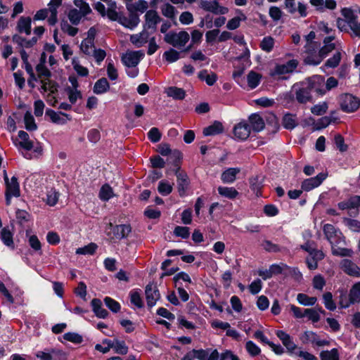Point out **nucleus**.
Instances as JSON below:
<instances>
[{
    "label": "nucleus",
    "instance_id": "2f4dec72",
    "mask_svg": "<svg viewBox=\"0 0 360 360\" xmlns=\"http://www.w3.org/2000/svg\"><path fill=\"white\" fill-rule=\"evenodd\" d=\"M224 130L222 124L220 122L215 121L212 124L205 127L203 129L205 136H214L221 134Z\"/></svg>",
    "mask_w": 360,
    "mask_h": 360
},
{
    "label": "nucleus",
    "instance_id": "a19ab883",
    "mask_svg": "<svg viewBox=\"0 0 360 360\" xmlns=\"http://www.w3.org/2000/svg\"><path fill=\"white\" fill-rule=\"evenodd\" d=\"M283 126L287 129H292L297 125V120L295 115L285 114L283 117Z\"/></svg>",
    "mask_w": 360,
    "mask_h": 360
},
{
    "label": "nucleus",
    "instance_id": "1a4fd4ad",
    "mask_svg": "<svg viewBox=\"0 0 360 360\" xmlns=\"http://www.w3.org/2000/svg\"><path fill=\"white\" fill-rule=\"evenodd\" d=\"M20 195V185L16 176H13L11 179V182L6 185V203L7 205H11V198L13 197L18 198Z\"/></svg>",
    "mask_w": 360,
    "mask_h": 360
},
{
    "label": "nucleus",
    "instance_id": "f257e3e1",
    "mask_svg": "<svg viewBox=\"0 0 360 360\" xmlns=\"http://www.w3.org/2000/svg\"><path fill=\"white\" fill-rule=\"evenodd\" d=\"M344 19H338L337 25L341 31L349 32L353 37L360 38V20L358 15L350 8L342 10Z\"/></svg>",
    "mask_w": 360,
    "mask_h": 360
},
{
    "label": "nucleus",
    "instance_id": "9b49d317",
    "mask_svg": "<svg viewBox=\"0 0 360 360\" xmlns=\"http://www.w3.org/2000/svg\"><path fill=\"white\" fill-rule=\"evenodd\" d=\"M311 92L314 91L320 95L326 93L325 79L323 76L316 75L309 78L307 82Z\"/></svg>",
    "mask_w": 360,
    "mask_h": 360
},
{
    "label": "nucleus",
    "instance_id": "cd10ccee",
    "mask_svg": "<svg viewBox=\"0 0 360 360\" xmlns=\"http://www.w3.org/2000/svg\"><path fill=\"white\" fill-rule=\"evenodd\" d=\"M178 190L180 195H183L188 188V180L186 174L176 172Z\"/></svg>",
    "mask_w": 360,
    "mask_h": 360
},
{
    "label": "nucleus",
    "instance_id": "b1692460",
    "mask_svg": "<svg viewBox=\"0 0 360 360\" xmlns=\"http://www.w3.org/2000/svg\"><path fill=\"white\" fill-rule=\"evenodd\" d=\"M303 343L311 342L317 346H323L328 344L326 340H321L319 339L316 333L312 331H306L300 338Z\"/></svg>",
    "mask_w": 360,
    "mask_h": 360
},
{
    "label": "nucleus",
    "instance_id": "e433bc0d",
    "mask_svg": "<svg viewBox=\"0 0 360 360\" xmlns=\"http://www.w3.org/2000/svg\"><path fill=\"white\" fill-rule=\"evenodd\" d=\"M198 78L205 81L207 85L212 86L216 82L217 76L214 72L209 74L207 70H203L198 73Z\"/></svg>",
    "mask_w": 360,
    "mask_h": 360
},
{
    "label": "nucleus",
    "instance_id": "f8f14e48",
    "mask_svg": "<svg viewBox=\"0 0 360 360\" xmlns=\"http://www.w3.org/2000/svg\"><path fill=\"white\" fill-rule=\"evenodd\" d=\"M152 34V32L143 27L142 31L139 33L131 34L129 41L135 47L141 48L148 43Z\"/></svg>",
    "mask_w": 360,
    "mask_h": 360
},
{
    "label": "nucleus",
    "instance_id": "5701e85b",
    "mask_svg": "<svg viewBox=\"0 0 360 360\" xmlns=\"http://www.w3.org/2000/svg\"><path fill=\"white\" fill-rule=\"evenodd\" d=\"M316 47L309 48V49H306V52L307 53V56L304 58V62L308 65H317L321 63L323 59L324 58L322 55L319 53H316L315 51Z\"/></svg>",
    "mask_w": 360,
    "mask_h": 360
},
{
    "label": "nucleus",
    "instance_id": "aec40b11",
    "mask_svg": "<svg viewBox=\"0 0 360 360\" xmlns=\"http://www.w3.org/2000/svg\"><path fill=\"white\" fill-rule=\"evenodd\" d=\"M129 13L130 14L128 17L121 15L118 22L125 27H127L130 30H134L139 24V16L136 13Z\"/></svg>",
    "mask_w": 360,
    "mask_h": 360
},
{
    "label": "nucleus",
    "instance_id": "f3484780",
    "mask_svg": "<svg viewBox=\"0 0 360 360\" xmlns=\"http://www.w3.org/2000/svg\"><path fill=\"white\" fill-rule=\"evenodd\" d=\"M62 4V0H51L48 4V22L50 25H54L58 21V8Z\"/></svg>",
    "mask_w": 360,
    "mask_h": 360
},
{
    "label": "nucleus",
    "instance_id": "680f3d73",
    "mask_svg": "<svg viewBox=\"0 0 360 360\" xmlns=\"http://www.w3.org/2000/svg\"><path fill=\"white\" fill-rule=\"evenodd\" d=\"M338 119L336 117H333V115L325 116L320 118L317 123V129H323L328 127L331 122H335Z\"/></svg>",
    "mask_w": 360,
    "mask_h": 360
},
{
    "label": "nucleus",
    "instance_id": "49530a36",
    "mask_svg": "<svg viewBox=\"0 0 360 360\" xmlns=\"http://www.w3.org/2000/svg\"><path fill=\"white\" fill-rule=\"evenodd\" d=\"M72 65L73 69L79 76L86 77L89 75V70L86 68L82 66L79 60L77 58H74L72 60Z\"/></svg>",
    "mask_w": 360,
    "mask_h": 360
},
{
    "label": "nucleus",
    "instance_id": "3c124183",
    "mask_svg": "<svg viewBox=\"0 0 360 360\" xmlns=\"http://www.w3.org/2000/svg\"><path fill=\"white\" fill-rule=\"evenodd\" d=\"M95 49L94 41L91 39H84L80 45V49L86 55H91Z\"/></svg>",
    "mask_w": 360,
    "mask_h": 360
},
{
    "label": "nucleus",
    "instance_id": "7c9ffc66",
    "mask_svg": "<svg viewBox=\"0 0 360 360\" xmlns=\"http://www.w3.org/2000/svg\"><path fill=\"white\" fill-rule=\"evenodd\" d=\"M110 89V84L106 78L103 77L97 80L94 86V92L96 94H103Z\"/></svg>",
    "mask_w": 360,
    "mask_h": 360
},
{
    "label": "nucleus",
    "instance_id": "37998d69",
    "mask_svg": "<svg viewBox=\"0 0 360 360\" xmlns=\"http://www.w3.org/2000/svg\"><path fill=\"white\" fill-rule=\"evenodd\" d=\"M108 9L106 11L107 16L112 20L119 21L121 15L119 13L117 12V5L115 1H110L108 4Z\"/></svg>",
    "mask_w": 360,
    "mask_h": 360
},
{
    "label": "nucleus",
    "instance_id": "69168bd1",
    "mask_svg": "<svg viewBox=\"0 0 360 360\" xmlns=\"http://www.w3.org/2000/svg\"><path fill=\"white\" fill-rule=\"evenodd\" d=\"M51 360H66L67 354L58 348H50Z\"/></svg>",
    "mask_w": 360,
    "mask_h": 360
},
{
    "label": "nucleus",
    "instance_id": "79ce46f5",
    "mask_svg": "<svg viewBox=\"0 0 360 360\" xmlns=\"http://www.w3.org/2000/svg\"><path fill=\"white\" fill-rule=\"evenodd\" d=\"M165 92L168 96L174 99H183L186 95V93L183 89L176 86L169 87L167 89Z\"/></svg>",
    "mask_w": 360,
    "mask_h": 360
},
{
    "label": "nucleus",
    "instance_id": "412c9836",
    "mask_svg": "<svg viewBox=\"0 0 360 360\" xmlns=\"http://www.w3.org/2000/svg\"><path fill=\"white\" fill-rule=\"evenodd\" d=\"M210 352V349H193L195 358L199 360H219V354L217 349Z\"/></svg>",
    "mask_w": 360,
    "mask_h": 360
},
{
    "label": "nucleus",
    "instance_id": "bf43d9fd",
    "mask_svg": "<svg viewBox=\"0 0 360 360\" xmlns=\"http://www.w3.org/2000/svg\"><path fill=\"white\" fill-rule=\"evenodd\" d=\"M343 222L352 231L360 232V221L356 219L345 218Z\"/></svg>",
    "mask_w": 360,
    "mask_h": 360
},
{
    "label": "nucleus",
    "instance_id": "a878e982",
    "mask_svg": "<svg viewBox=\"0 0 360 360\" xmlns=\"http://www.w3.org/2000/svg\"><path fill=\"white\" fill-rule=\"evenodd\" d=\"M248 121L250 122V126L251 127V130L259 132L264 129V122L262 117L258 114H252L249 118Z\"/></svg>",
    "mask_w": 360,
    "mask_h": 360
},
{
    "label": "nucleus",
    "instance_id": "0e129e2a",
    "mask_svg": "<svg viewBox=\"0 0 360 360\" xmlns=\"http://www.w3.org/2000/svg\"><path fill=\"white\" fill-rule=\"evenodd\" d=\"M97 248L95 243H90L83 248L77 249L76 253L78 255H93Z\"/></svg>",
    "mask_w": 360,
    "mask_h": 360
},
{
    "label": "nucleus",
    "instance_id": "774afa93",
    "mask_svg": "<svg viewBox=\"0 0 360 360\" xmlns=\"http://www.w3.org/2000/svg\"><path fill=\"white\" fill-rule=\"evenodd\" d=\"M163 56L167 62L174 63L179 58V53L173 49H170L164 53Z\"/></svg>",
    "mask_w": 360,
    "mask_h": 360
},
{
    "label": "nucleus",
    "instance_id": "58836bf2",
    "mask_svg": "<svg viewBox=\"0 0 360 360\" xmlns=\"http://www.w3.org/2000/svg\"><path fill=\"white\" fill-rule=\"evenodd\" d=\"M262 76L254 71H250L247 76L248 86L253 89L256 88L260 83Z\"/></svg>",
    "mask_w": 360,
    "mask_h": 360
},
{
    "label": "nucleus",
    "instance_id": "393cba45",
    "mask_svg": "<svg viewBox=\"0 0 360 360\" xmlns=\"http://www.w3.org/2000/svg\"><path fill=\"white\" fill-rule=\"evenodd\" d=\"M126 7L127 11L131 13H136V12L143 13L148 11V3L145 0H139L135 3L127 4Z\"/></svg>",
    "mask_w": 360,
    "mask_h": 360
},
{
    "label": "nucleus",
    "instance_id": "ea45409f",
    "mask_svg": "<svg viewBox=\"0 0 360 360\" xmlns=\"http://www.w3.org/2000/svg\"><path fill=\"white\" fill-rule=\"evenodd\" d=\"M349 297L352 303L360 302V281L352 285L349 290Z\"/></svg>",
    "mask_w": 360,
    "mask_h": 360
},
{
    "label": "nucleus",
    "instance_id": "e2e57ef3",
    "mask_svg": "<svg viewBox=\"0 0 360 360\" xmlns=\"http://www.w3.org/2000/svg\"><path fill=\"white\" fill-rule=\"evenodd\" d=\"M82 17L84 15L77 8L71 9L69 11L68 18L73 25H77Z\"/></svg>",
    "mask_w": 360,
    "mask_h": 360
},
{
    "label": "nucleus",
    "instance_id": "72a5a7b5",
    "mask_svg": "<svg viewBox=\"0 0 360 360\" xmlns=\"http://www.w3.org/2000/svg\"><path fill=\"white\" fill-rule=\"evenodd\" d=\"M60 197V193L55 188L48 190L46 194V198L44 200L49 206H54L57 204Z\"/></svg>",
    "mask_w": 360,
    "mask_h": 360
},
{
    "label": "nucleus",
    "instance_id": "39448f33",
    "mask_svg": "<svg viewBox=\"0 0 360 360\" xmlns=\"http://www.w3.org/2000/svg\"><path fill=\"white\" fill-rule=\"evenodd\" d=\"M309 86L306 82L293 85L292 91L295 93L296 100L299 103H305L311 100V92Z\"/></svg>",
    "mask_w": 360,
    "mask_h": 360
},
{
    "label": "nucleus",
    "instance_id": "4468645a",
    "mask_svg": "<svg viewBox=\"0 0 360 360\" xmlns=\"http://www.w3.org/2000/svg\"><path fill=\"white\" fill-rule=\"evenodd\" d=\"M200 8L214 14H226L228 8L221 6L217 1H202Z\"/></svg>",
    "mask_w": 360,
    "mask_h": 360
},
{
    "label": "nucleus",
    "instance_id": "7ed1b4c3",
    "mask_svg": "<svg viewBox=\"0 0 360 360\" xmlns=\"http://www.w3.org/2000/svg\"><path fill=\"white\" fill-rule=\"evenodd\" d=\"M189 34L185 31L179 33L169 32L165 36V41L174 47H184L189 40Z\"/></svg>",
    "mask_w": 360,
    "mask_h": 360
},
{
    "label": "nucleus",
    "instance_id": "dca6fc26",
    "mask_svg": "<svg viewBox=\"0 0 360 360\" xmlns=\"http://www.w3.org/2000/svg\"><path fill=\"white\" fill-rule=\"evenodd\" d=\"M62 4V0H51L48 4V22L50 25H54L58 21V8Z\"/></svg>",
    "mask_w": 360,
    "mask_h": 360
},
{
    "label": "nucleus",
    "instance_id": "423d86ee",
    "mask_svg": "<svg viewBox=\"0 0 360 360\" xmlns=\"http://www.w3.org/2000/svg\"><path fill=\"white\" fill-rule=\"evenodd\" d=\"M162 21V18L155 10H149L144 15L143 27L154 33L157 30V25Z\"/></svg>",
    "mask_w": 360,
    "mask_h": 360
},
{
    "label": "nucleus",
    "instance_id": "bb28decb",
    "mask_svg": "<svg viewBox=\"0 0 360 360\" xmlns=\"http://www.w3.org/2000/svg\"><path fill=\"white\" fill-rule=\"evenodd\" d=\"M240 172L237 167L228 168L221 175V179L224 184H232L236 179V175Z\"/></svg>",
    "mask_w": 360,
    "mask_h": 360
},
{
    "label": "nucleus",
    "instance_id": "ddd939ff",
    "mask_svg": "<svg viewBox=\"0 0 360 360\" xmlns=\"http://www.w3.org/2000/svg\"><path fill=\"white\" fill-rule=\"evenodd\" d=\"M327 177L326 173H319L314 177L309 178L304 180L302 183L301 187L302 190L304 191H309L318 186H319L321 183L325 180Z\"/></svg>",
    "mask_w": 360,
    "mask_h": 360
},
{
    "label": "nucleus",
    "instance_id": "13d9d810",
    "mask_svg": "<svg viewBox=\"0 0 360 360\" xmlns=\"http://www.w3.org/2000/svg\"><path fill=\"white\" fill-rule=\"evenodd\" d=\"M116 353L120 354H126L128 352V347L124 341L119 340H114L113 347Z\"/></svg>",
    "mask_w": 360,
    "mask_h": 360
},
{
    "label": "nucleus",
    "instance_id": "6e6552de",
    "mask_svg": "<svg viewBox=\"0 0 360 360\" xmlns=\"http://www.w3.org/2000/svg\"><path fill=\"white\" fill-rule=\"evenodd\" d=\"M360 105L359 101L351 94H346L340 99L341 109L346 112L356 111Z\"/></svg>",
    "mask_w": 360,
    "mask_h": 360
},
{
    "label": "nucleus",
    "instance_id": "20e7f679",
    "mask_svg": "<svg viewBox=\"0 0 360 360\" xmlns=\"http://www.w3.org/2000/svg\"><path fill=\"white\" fill-rule=\"evenodd\" d=\"M298 61L296 59H292L283 64H276L275 67L270 70L269 75L271 77H281L283 75L289 74L297 68Z\"/></svg>",
    "mask_w": 360,
    "mask_h": 360
},
{
    "label": "nucleus",
    "instance_id": "c756f323",
    "mask_svg": "<svg viewBox=\"0 0 360 360\" xmlns=\"http://www.w3.org/2000/svg\"><path fill=\"white\" fill-rule=\"evenodd\" d=\"M335 37L329 36L323 39V46L319 49V53L323 58H326L328 54L335 49V45L332 41L334 40Z\"/></svg>",
    "mask_w": 360,
    "mask_h": 360
},
{
    "label": "nucleus",
    "instance_id": "2eb2a0df",
    "mask_svg": "<svg viewBox=\"0 0 360 360\" xmlns=\"http://www.w3.org/2000/svg\"><path fill=\"white\" fill-rule=\"evenodd\" d=\"M46 115L50 117L52 122L57 124H64L67 121L72 120L70 115L62 112H56L51 109L46 110Z\"/></svg>",
    "mask_w": 360,
    "mask_h": 360
},
{
    "label": "nucleus",
    "instance_id": "052dcab7",
    "mask_svg": "<svg viewBox=\"0 0 360 360\" xmlns=\"http://www.w3.org/2000/svg\"><path fill=\"white\" fill-rule=\"evenodd\" d=\"M323 304L330 311H333L335 309L336 305L333 300V295L331 292H328L324 293L323 295Z\"/></svg>",
    "mask_w": 360,
    "mask_h": 360
},
{
    "label": "nucleus",
    "instance_id": "603ef678",
    "mask_svg": "<svg viewBox=\"0 0 360 360\" xmlns=\"http://www.w3.org/2000/svg\"><path fill=\"white\" fill-rule=\"evenodd\" d=\"M297 300L300 304L304 306L314 305L316 302V298L315 297H309L304 293H299L297 296Z\"/></svg>",
    "mask_w": 360,
    "mask_h": 360
},
{
    "label": "nucleus",
    "instance_id": "c85d7f7f",
    "mask_svg": "<svg viewBox=\"0 0 360 360\" xmlns=\"http://www.w3.org/2000/svg\"><path fill=\"white\" fill-rule=\"evenodd\" d=\"M31 18L30 17H20L18 21L17 30L19 32H25L27 35L31 33Z\"/></svg>",
    "mask_w": 360,
    "mask_h": 360
},
{
    "label": "nucleus",
    "instance_id": "a211bd4d",
    "mask_svg": "<svg viewBox=\"0 0 360 360\" xmlns=\"http://www.w3.org/2000/svg\"><path fill=\"white\" fill-rule=\"evenodd\" d=\"M146 297L149 307H153L160 298V293L157 287L153 284H148L146 287Z\"/></svg>",
    "mask_w": 360,
    "mask_h": 360
},
{
    "label": "nucleus",
    "instance_id": "8fccbe9b",
    "mask_svg": "<svg viewBox=\"0 0 360 360\" xmlns=\"http://www.w3.org/2000/svg\"><path fill=\"white\" fill-rule=\"evenodd\" d=\"M161 13L166 18L174 19L177 13L175 8L169 4H165L161 7Z\"/></svg>",
    "mask_w": 360,
    "mask_h": 360
},
{
    "label": "nucleus",
    "instance_id": "c9c22d12",
    "mask_svg": "<svg viewBox=\"0 0 360 360\" xmlns=\"http://www.w3.org/2000/svg\"><path fill=\"white\" fill-rule=\"evenodd\" d=\"M217 190L219 195L229 199H234L238 195V192L233 187L219 186Z\"/></svg>",
    "mask_w": 360,
    "mask_h": 360
},
{
    "label": "nucleus",
    "instance_id": "338daca9",
    "mask_svg": "<svg viewBox=\"0 0 360 360\" xmlns=\"http://www.w3.org/2000/svg\"><path fill=\"white\" fill-rule=\"evenodd\" d=\"M158 190L162 195H167L172 191V186L165 181L159 182Z\"/></svg>",
    "mask_w": 360,
    "mask_h": 360
},
{
    "label": "nucleus",
    "instance_id": "4be33fe9",
    "mask_svg": "<svg viewBox=\"0 0 360 360\" xmlns=\"http://www.w3.org/2000/svg\"><path fill=\"white\" fill-rule=\"evenodd\" d=\"M110 225L115 239L121 240L127 238L131 231V226L129 224L112 226L110 224Z\"/></svg>",
    "mask_w": 360,
    "mask_h": 360
},
{
    "label": "nucleus",
    "instance_id": "f03ea898",
    "mask_svg": "<svg viewBox=\"0 0 360 360\" xmlns=\"http://www.w3.org/2000/svg\"><path fill=\"white\" fill-rule=\"evenodd\" d=\"M323 231L326 238L331 246H338L345 243V237L342 232L333 225L326 224L323 227Z\"/></svg>",
    "mask_w": 360,
    "mask_h": 360
},
{
    "label": "nucleus",
    "instance_id": "a18cd8bd",
    "mask_svg": "<svg viewBox=\"0 0 360 360\" xmlns=\"http://www.w3.org/2000/svg\"><path fill=\"white\" fill-rule=\"evenodd\" d=\"M65 91L68 95L70 103L72 105L75 104L78 99L82 98V94L79 89H70L65 88Z\"/></svg>",
    "mask_w": 360,
    "mask_h": 360
},
{
    "label": "nucleus",
    "instance_id": "de8ad7c7",
    "mask_svg": "<svg viewBox=\"0 0 360 360\" xmlns=\"http://www.w3.org/2000/svg\"><path fill=\"white\" fill-rule=\"evenodd\" d=\"M113 196L112 188L108 185H103L99 191V198L103 201H108Z\"/></svg>",
    "mask_w": 360,
    "mask_h": 360
},
{
    "label": "nucleus",
    "instance_id": "473e14b6",
    "mask_svg": "<svg viewBox=\"0 0 360 360\" xmlns=\"http://www.w3.org/2000/svg\"><path fill=\"white\" fill-rule=\"evenodd\" d=\"M0 238L5 245L13 250L15 248L13 233L7 228H4L1 231Z\"/></svg>",
    "mask_w": 360,
    "mask_h": 360
},
{
    "label": "nucleus",
    "instance_id": "4c0bfd02",
    "mask_svg": "<svg viewBox=\"0 0 360 360\" xmlns=\"http://www.w3.org/2000/svg\"><path fill=\"white\" fill-rule=\"evenodd\" d=\"M342 58V54L340 51H337L333 54V56L328 58L324 65L321 67L323 70H324L325 68H335L338 67L340 63Z\"/></svg>",
    "mask_w": 360,
    "mask_h": 360
},
{
    "label": "nucleus",
    "instance_id": "5fc2aeb1",
    "mask_svg": "<svg viewBox=\"0 0 360 360\" xmlns=\"http://www.w3.org/2000/svg\"><path fill=\"white\" fill-rule=\"evenodd\" d=\"M75 5L79 8L78 10L84 16L91 13V9L84 0H74Z\"/></svg>",
    "mask_w": 360,
    "mask_h": 360
},
{
    "label": "nucleus",
    "instance_id": "6e6d98bb",
    "mask_svg": "<svg viewBox=\"0 0 360 360\" xmlns=\"http://www.w3.org/2000/svg\"><path fill=\"white\" fill-rule=\"evenodd\" d=\"M104 302L106 307L112 312V313H118L120 310V304L116 300L112 299L111 297H106L104 299Z\"/></svg>",
    "mask_w": 360,
    "mask_h": 360
},
{
    "label": "nucleus",
    "instance_id": "4d7b16f0",
    "mask_svg": "<svg viewBox=\"0 0 360 360\" xmlns=\"http://www.w3.org/2000/svg\"><path fill=\"white\" fill-rule=\"evenodd\" d=\"M64 340L75 344H80L83 342V337L76 333L68 332L63 335Z\"/></svg>",
    "mask_w": 360,
    "mask_h": 360
},
{
    "label": "nucleus",
    "instance_id": "c03bdc74",
    "mask_svg": "<svg viewBox=\"0 0 360 360\" xmlns=\"http://www.w3.org/2000/svg\"><path fill=\"white\" fill-rule=\"evenodd\" d=\"M36 70L38 77L41 79V82H42V80H49L51 75L50 70L46 67L44 63L38 64L37 65Z\"/></svg>",
    "mask_w": 360,
    "mask_h": 360
},
{
    "label": "nucleus",
    "instance_id": "6ab92c4d",
    "mask_svg": "<svg viewBox=\"0 0 360 360\" xmlns=\"http://www.w3.org/2000/svg\"><path fill=\"white\" fill-rule=\"evenodd\" d=\"M341 269L348 275L360 277V268L351 260L344 259L340 262Z\"/></svg>",
    "mask_w": 360,
    "mask_h": 360
},
{
    "label": "nucleus",
    "instance_id": "9d476101",
    "mask_svg": "<svg viewBox=\"0 0 360 360\" xmlns=\"http://www.w3.org/2000/svg\"><path fill=\"white\" fill-rule=\"evenodd\" d=\"M233 131L236 139L245 141L250 135L251 127L247 121L243 120L234 126Z\"/></svg>",
    "mask_w": 360,
    "mask_h": 360
},
{
    "label": "nucleus",
    "instance_id": "864d4df0",
    "mask_svg": "<svg viewBox=\"0 0 360 360\" xmlns=\"http://www.w3.org/2000/svg\"><path fill=\"white\" fill-rule=\"evenodd\" d=\"M321 360H339L338 350L335 348L330 351H323L320 354Z\"/></svg>",
    "mask_w": 360,
    "mask_h": 360
},
{
    "label": "nucleus",
    "instance_id": "0eeeda50",
    "mask_svg": "<svg viewBox=\"0 0 360 360\" xmlns=\"http://www.w3.org/2000/svg\"><path fill=\"white\" fill-rule=\"evenodd\" d=\"M143 56L144 53L142 51H127L122 55V62L128 68H135Z\"/></svg>",
    "mask_w": 360,
    "mask_h": 360
},
{
    "label": "nucleus",
    "instance_id": "09e8293b",
    "mask_svg": "<svg viewBox=\"0 0 360 360\" xmlns=\"http://www.w3.org/2000/svg\"><path fill=\"white\" fill-rule=\"evenodd\" d=\"M24 122L25 128L28 131H34L37 129V126L35 123L34 118L30 112L27 111L24 115Z\"/></svg>",
    "mask_w": 360,
    "mask_h": 360
},
{
    "label": "nucleus",
    "instance_id": "f704fd0d",
    "mask_svg": "<svg viewBox=\"0 0 360 360\" xmlns=\"http://www.w3.org/2000/svg\"><path fill=\"white\" fill-rule=\"evenodd\" d=\"M18 136L20 139V141L19 142V145L22 148L30 150L33 148V142L30 140L29 135L27 132L24 131H19Z\"/></svg>",
    "mask_w": 360,
    "mask_h": 360
}]
</instances>
